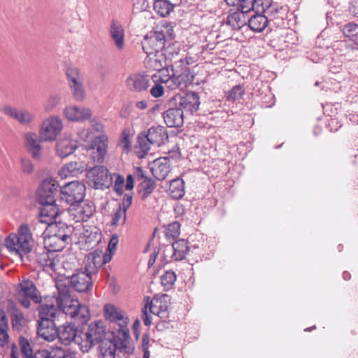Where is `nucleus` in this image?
Wrapping results in <instances>:
<instances>
[{
    "label": "nucleus",
    "instance_id": "obj_1",
    "mask_svg": "<svg viewBox=\"0 0 358 358\" xmlns=\"http://www.w3.org/2000/svg\"><path fill=\"white\" fill-rule=\"evenodd\" d=\"M80 349L83 352H88L94 345L99 344V352L103 357L104 343L113 338V332L106 330L103 322L101 320L91 322L80 330Z\"/></svg>",
    "mask_w": 358,
    "mask_h": 358
},
{
    "label": "nucleus",
    "instance_id": "obj_2",
    "mask_svg": "<svg viewBox=\"0 0 358 358\" xmlns=\"http://www.w3.org/2000/svg\"><path fill=\"white\" fill-rule=\"evenodd\" d=\"M57 303L66 315L78 320L81 323L86 322L89 318L87 307L80 304L78 299L71 298L69 289L62 281L58 283Z\"/></svg>",
    "mask_w": 358,
    "mask_h": 358
},
{
    "label": "nucleus",
    "instance_id": "obj_3",
    "mask_svg": "<svg viewBox=\"0 0 358 358\" xmlns=\"http://www.w3.org/2000/svg\"><path fill=\"white\" fill-rule=\"evenodd\" d=\"M33 243L31 229L25 224L20 227L17 234H10L6 239V248L15 252L21 257L31 252Z\"/></svg>",
    "mask_w": 358,
    "mask_h": 358
},
{
    "label": "nucleus",
    "instance_id": "obj_4",
    "mask_svg": "<svg viewBox=\"0 0 358 358\" xmlns=\"http://www.w3.org/2000/svg\"><path fill=\"white\" fill-rule=\"evenodd\" d=\"M63 282L65 286L70 291V287L78 292H87L92 287V280L91 273L82 269H77L75 272L69 276H64L63 278L59 279L57 283L56 287L58 289V283Z\"/></svg>",
    "mask_w": 358,
    "mask_h": 358
},
{
    "label": "nucleus",
    "instance_id": "obj_5",
    "mask_svg": "<svg viewBox=\"0 0 358 358\" xmlns=\"http://www.w3.org/2000/svg\"><path fill=\"white\" fill-rule=\"evenodd\" d=\"M16 289V298L21 306L25 308H30L31 301L34 303H40L42 301L40 292L29 279L21 281Z\"/></svg>",
    "mask_w": 358,
    "mask_h": 358
},
{
    "label": "nucleus",
    "instance_id": "obj_6",
    "mask_svg": "<svg viewBox=\"0 0 358 358\" xmlns=\"http://www.w3.org/2000/svg\"><path fill=\"white\" fill-rule=\"evenodd\" d=\"M86 177L90 185L94 189H106L112 185V176L103 166L90 168L87 171Z\"/></svg>",
    "mask_w": 358,
    "mask_h": 358
},
{
    "label": "nucleus",
    "instance_id": "obj_7",
    "mask_svg": "<svg viewBox=\"0 0 358 358\" xmlns=\"http://www.w3.org/2000/svg\"><path fill=\"white\" fill-rule=\"evenodd\" d=\"M19 345L23 358H65L66 356L65 351L61 348L52 351L42 349L34 353L29 342L24 337L20 338Z\"/></svg>",
    "mask_w": 358,
    "mask_h": 358
},
{
    "label": "nucleus",
    "instance_id": "obj_8",
    "mask_svg": "<svg viewBox=\"0 0 358 358\" xmlns=\"http://www.w3.org/2000/svg\"><path fill=\"white\" fill-rule=\"evenodd\" d=\"M85 185L78 181L69 182L60 189L61 200L71 206L80 203L83 201L85 194Z\"/></svg>",
    "mask_w": 358,
    "mask_h": 358
},
{
    "label": "nucleus",
    "instance_id": "obj_9",
    "mask_svg": "<svg viewBox=\"0 0 358 358\" xmlns=\"http://www.w3.org/2000/svg\"><path fill=\"white\" fill-rule=\"evenodd\" d=\"M41 205L40 210V217L34 222L32 223L34 230H36L37 227L41 229V233L46 229L45 224H52L55 222V220L58 216L59 210L56 204V202H52L51 201L45 202H38Z\"/></svg>",
    "mask_w": 358,
    "mask_h": 358
},
{
    "label": "nucleus",
    "instance_id": "obj_10",
    "mask_svg": "<svg viewBox=\"0 0 358 358\" xmlns=\"http://www.w3.org/2000/svg\"><path fill=\"white\" fill-rule=\"evenodd\" d=\"M59 193H60V189L58 182L52 178L45 179L41 182L37 189V201L38 202L45 203L50 201L56 202V197Z\"/></svg>",
    "mask_w": 358,
    "mask_h": 358
},
{
    "label": "nucleus",
    "instance_id": "obj_11",
    "mask_svg": "<svg viewBox=\"0 0 358 358\" xmlns=\"http://www.w3.org/2000/svg\"><path fill=\"white\" fill-rule=\"evenodd\" d=\"M157 141V127L152 126L148 133L141 132L137 137L134 151L139 158H143L150 150L151 144Z\"/></svg>",
    "mask_w": 358,
    "mask_h": 358
},
{
    "label": "nucleus",
    "instance_id": "obj_12",
    "mask_svg": "<svg viewBox=\"0 0 358 358\" xmlns=\"http://www.w3.org/2000/svg\"><path fill=\"white\" fill-rule=\"evenodd\" d=\"M34 258L43 268H48L52 271L56 269V266L59 262L58 254L49 250L47 246L36 248Z\"/></svg>",
    "mask_w": 358,
    "mask_h": 358
},
{
    "label": "nucleus",
    "instance_id": "obj_13",
    "mask_svg": "<svg viewBox=\"0 0 358 358\" xmlns=\"http://www.w3.org/2000/svg\"><path fill=\"white\" fill-rule=\"evenodd\" d=\"M63 125L62 120L56 117H52L43 122L40 136L43 141H52L61 132Z\"/></svg>",
    "mask_w": 358,
    "mask_h": 358
},
{
    "label": "nucleus",
    "instance_id": "obj_14",
    "mask_svg": "<svg viewBox=\"0 0 358 358\" xmlns=\"http://www.w3.org/2000/svg\"><path fill=\"white\" fill-rule=\"evenodd\" d=\"M336 54L343 57L348 62L358 61V43L343 40L336 42L334 45Z\"/></svg>",
    "mask_w": 358,
    "mask_h": 358
},
{
    "label": "nucleus",
    "instance_id": "obj_15",
    "mask_svg": "<svg viewBox=\"0 0 358 358\" xmlns=\"http://www.w3.org/2000/svg\"><path fill=\"white\" fill-rule=\"evenodd\" d=\"M165 157H158V180L166 181L165 178L170 173V159H178L180 157L179 147L177 144H173L171 149L167 152Z\"/></svg>",
    "mask_w": 358,
    "mask_h": 358
},
{
    "label": "nucleus",
    "instance_id": "obj_16",
    "mask_svg": "<svg viewBox=\"0 0 358 358\" xmlns=\"http://www.w3.org/2000/svg\"><path fill=\"white\" fill-rule=\"evenodd\" d=\"M57 338L64 345L74 342L80 346V330L73 324H64L57 327Z\"/></svg>",
    "mask_w": 358,
    "mask_h": 358
},
{
    "label": "nucleus",
    "instance_id": "obj_17",
    "mask_svg": "<svg viewBox=\"0 0 358 358\" xmlns=\"http://www.w3.org/2000/svg\"><path fill=\"white\" fill-rule=\"evenodd\" d=\"M178 106L182 109L183 113L187 115H193L196 113L200 106V97L197 92H188L178 97Z\"/></svg>",
    "mask_w": 358,
    "mask_h": 358
},
{
    "label": "nucleus",
    "instance_id": "obj_18",
    "mask_svg": "<svg viewBox=\"0 0 358 358\" xmlns=\"http://www.w3.org/2000/svg\"><path fill=\"white\" fill-rule=\"evenodd\" d=\"M105 346L102 347L103 350V357L101 358H115V352H122L127 355L132 354L134 348L130 345L129 341H114V337L110 341L104 343Z\"/></svg>",
    "mask_w": 358,
    "mask_h": 358
},
{
    "label": "nucleus",
    "instance_id": "obj_19",
    "mask_svg": "<svg viewBox=\"0 0 358 358\" xmlns=\"http://www.w3.org/2000/svg\"><path fill=\"white\" fill-rule=\"evenodd\" d=\"M1 112L24 126L29 125L35 120V115L27 109L18 110L16 108L9 105L3 106Z\"/></svg>",
    "mask_w": 358,
    "mask_h": 358
},
{
    "label": "nucleus",
    "instance_id": "obj_20",
    "mask_svg": "<svg viewBox=\"0 0 358 358\" xmlns=\"http://www.w3.org/2000/svg\"><path fill=\"white\" fill-rule=\"evenodd\" d=\"M158 185L173 199H180L185 195V182L182 178L162 181Z\"/></svg>",
    "mask_w": 358,
    "mask_h": 358
},
{
    "label": "nucleus",
    "instance_id": "obj_21",
    "mask_svg": "<svg viewBox=\"0 0 358 358\" xmlns=\"http://www.w3.org/2000/svg\"><path fill=\"white\" fill-rule=\"evenodd\" d=\"M158 83H164L169 90L176 89L180 84L179 76H176L173 66L158 67Z\"/></svg>",
    "mask_w": 358,
    "mask_h": 358
},
{
    "label": "nucleus",
    "instance_id": "obj_22",
    "mask_svg": "<svg viewBox=\"0 0 358 358\" xmlns=\"http://www.w3.org/2000/svg\"><path fill=\"white\" fill-rule=\"evenodd\" d=\"M57 328L53 320H39L37 327L38 335L48 341H52L57 338Z\"/></svg>",
    "mask_w": 358,
    "mask_h": 358
},
{
    "label": "nucleus",
    "instance_id": "obj_23",
    "mask_svg": "<svg viewBox=\"0 0 358 358\" xmlns=\"http://www.w3.org/2000/svg\"><path fill=\"white\" fill-rule=\"evenodd\" d=\"M108 138L105 135L96 137L92 142L90 149L93 150L92 158L94 161L102 162L105 158L108 148Z\"/></svg>",
    "mask_w": 358,
    "mask_h": 358
},
{
    "label": "nucleus",
    "instance_id": "obj_24",
    "mask_svg": "<svg viewBox=\"0 0 358 358\" xmlns=\"http://www.w3.org/2000/svg\"><path fill=\"white\" fill-rule=\"evenodd\" d=\"M165 124L168 127H180L183 124L184 113L178 106L168 109L163 113Z\"/></svg>",
    "mask_w": 358,
    "mask_h": 358
},
{
    "label": "nucleus",
    "instance_id": "obj_25",
    "mask_svg": "<svg viewBox=\"0 0 358 358\" xmlns=\"http://www.w3.org/2000/svg\"><path fill=\"white\" fill-rule=\"evenodd\" d=\"M66 119L73 122L83 121L91 117L92 112L89 108L78 106H66L64 110Z\"/></svg>",
    "mask_w": 358,
    "mask_h": 358
},
{
    "label": "nucleus",
    "instance_id": "obj_26",
    "mask_svg": "<svg viewBox=\"0 0 358 358\" xmlns=\"http://www.w3.org/2000/svg\"><path fill=\"white\" fill-rule=\"evenodd\" d=\"M173 244L175 250L173 254V260L176 262L185 259L187 255H188L189 252H193L194 250L199 248V247L196 245L190 246L189 245V242L183 238L177 240L173 243Z\"/></svg>",
    "mask_w": 358,
    "mask_h": 358
},
{
    "label": "nucleus",
    "instance_id": "obj_27",
    "mask_svg": "<svg viewBox=\"0 0 358 358\" xmlns=\"http://www.w3.org/2000/svg\"><path fill=\"white\" fill-rule=\"evenodd\" d=\"M245 13L237 8L236 10L230 9L226 20V24L231 27L233 30H239L247 24Z\"/></svg>",
    "mask_w": 358,
    "mask_h": 358
},
{
    "label": "nucleus",
    "instance_id": "obj_28",
    "mask_svg": "<svg viewBox=\"0 0 358 358\" xmlns=\"http://www.w3.org/2000/svg\"><path fill=\"white\" fill-rule=\"evenodd\" d=\"M77 148V141L71 138H64L57 142L56 151L59 157L64 158L73 153Z\"/></svg>",
    "mask_w": 358,
    "mask_h": 358
},
{
    "label": "nucleus",
    "instance_id": "obj_29",
    "mask_svg": "<svg viewBox=\"0 0 358 358\" xmlns=\"http://www.w3.org/2000/svg\"><path fill=\"white\" fill-rule=\"evenodd\" d=\"M25 145L28 152L33 159H39L41 157V145L38 136L35 133L24 134Z\"/></svg>",
    "mask_w": 358,
    "mask_h": 358
},
{
    "label": "nucleus",
    "instance_id": "obj_30",
    "mask_svg": "<svg viewBox=\"0 0 358 358\" xmlns=\"http://www.w3.org/2000/svg\"><path fill=\"white\" fill-rule=\"evenodd\" d=\"M150 76L134 74L127 79V85L130 90L140 92L146 90L149 86Z\"/></svg>",
    "mask_w": 358,
    "mask_h": 358
},
{
    "label": "nucleus",
    "instance_id": "obj_31",
    "mask_svg": "<svg viewBox=\"0 0 358 358\" xmlns=\"http://www.w3.org/2000/svg\"><path fill=\"white\" fill-rule=\"evenodd\" d=\"M254 13V15L247 19V24L252 31L259 33L263 31L267 27L268 20L267 16L262 13Z\"/></svg>",
    "mask_w": 358,
    "mask_h": 358
},
{
    "label": "nucleus",
    "instance_id": "obj_32",
    "mask_svg": "<svg viewBox=\"0 0 358 358\" xmlns=\"http://www.w3.org/2000/svg\"><path fill=\"white\" fill-rule=\"evenodd\" d=\"M94 206L90 203L78 205L74 208V219L76 222H86L93 215Z\"/></svg>",
    "mask_w": 358,
    "mask_h": 358
},
{
    "label": "nucleus",
    "instance_id": "obj_33",
    "mask_svg": "<svg viewBox=\"0 0 358 358\" xmlns=\"http://www.w3.org/2000/svg\"><path fill=\"white\" fill-rule=\"evenodd\" d=\"M87 170V164L83 162H71L62 169V175L65 177H76Z\"/></svg>",
    "mask_w": 358,
    "mask_h": 358
},
{
    "label": "nucleus",
    "instance_id": "obj_34",
    "mask_svg": "<svg viewBox=\"0 0 358 358\" xmlns=\"http://www.w3.org/2000/svg\"><path fill=\"white\" fill-rule=\"evenodd\" d=\"M142 48L145 54L157 52V29L153 28L151 31L145 35L141 42Z\"/></svg>",
    "mask_w": 358,
    "mask_h": 358
},
{
    "label": "nucleus",
    "instance_id": "obj_35",
    "mask_svg": "<svg viewBox=\"0 0 358 358\" xmlns=\"http://www.w3.org/2000/svg\"><path fill=\"white\" fill-rule=\"evenodd\" d=\"M52 229V234L59 238L68 241L71 238L72 235V227L68 226L64 222H52V224H48Z\"/></svg>",
    "mask_w": 358,
    "mask_h": 358
},
{
    "label": "nucleus",
    "instance_id": "obj_36",
    "mask_svg": "<svg viewBox=\"0 0 358 358\" xmlns=\"http://www.w3.org/2000/svg\"><path fill=\"white\" fill-rule=\"evenodd\" d=\"M110 33L116 47L121 50L124 44V32L122 26L115 20L111 22Z\"/></svg>",
    "mask_w": 358,
    "mask_h": 358
},
{
    "label": "nucleus",
    "instance_id": "obj_37",
    "mask_svg": "<svg viewBox=\"0 0 358 358\" xmlns=\"http://www.w3.org/2000/svg\"><path fill=\"white\" fill-rule=\"evenodd\" d=\"M102 266L101 251L96 250L87 255L85 269L87 271L95 273L97 268Z\"/></svg>",
    "mask_w": 358,
    "mask_h": 358
},
{
    "label": "nucleus",
    "instance_id": "obj_38",
    "mask_svg": "<svg viewBox=\"0 0 358 358\" xmlns=\"http://www.w3.org/2000/svg\"><path fill=\"white\" fill-rule=\"evenodd\" d=\"M157 299V294L153 296L152 300L149 296L145 298V306L142 309V319L145 326H149L152 322L151 314L155 315L154 312L153 300Z\"/></svg>",
    "mask_w": 358,
    "mask_h": 358
},
{
    "label": "nucleus",
    "instance_id": "obj_39",
    "mask_svg": "<svg viewBox=\"0 0 358 358\" xmlns=\"http://www.w3.org/2000/svg\"><path fill=\"white\" fill-rule=\"evenodd\" d=\"M83 234L87 243L96 244L101 241V233L96 227L90 226L85 229Z\"/></svg>",
    "mask_w": 358,
    "mask_h": 358
},
{
    "label": "nucleus",
    "instance_id": "obj_40",
    "mask_svg": "<svg viewBox=\"0 0 358 358\" xmlns=\"http://www.w3.org/2000/svg\"><path fill=\"white\" fill-rule=\"evenodd\" d=\"M68 243V241L59 238L53 235H50L48 239L45 240V245L49 250L55 251L56 253L62 251Z\"/></svg>",
    "mask_w": 358,
    "mask_h": 358
},
{
    "label": "nucleus",
    "instance_id": "obj_41",
    "mask_svg": "<svg viewBox=\"0 0 358 358\" xmlns=\"http://www.w3.org/2000/svg\"><path fill=\"white\" fill-rule=\"evenodd\" d=\"M266 0H241L238 8L246 14L250 11L258 12L260 4L265 3Z\"/></svg>",
    "mask_w": 358,
    "mask_h": 358
},
{
    "label": "nucleus",
    "instance_id": "obj_42",
    "mask_svg": "<svg viewBox=\"0 0 358 358\" xmlns=\"http://www.w3.org/2000/svg\"><path fill=\"white\" fill-rule=\"evenodd\" d=\"M161 30L158 31V41L172 40L174 37L173 26L165 20L160 22Z\"/></svg>",
    "mask_w": 358,
    "mask_h": 358
},
{
    "label": "nucleus",
    "instance_id": "obj_43",
    "mask_svg": "<svg viewBox=\"0 0 358 358\" xmlns=\"http://www.w3.org/2000/svg\"><path fill=\"white\" fill-rule=\"evenodd\" d=\"M38 310L40 320H53L57 312V308L53 304H41Z\"/></svg>",
    "mask_w": 358,
    "mask_h": 358
},
{
    "label": "nucleus",
    "instance_id": "obj_44",
    "mask_svg": "<svg viewBox=\"0 0 358 358\" xmlns=\"http://www.w3.org/2000/svg\"><path fill=\"white\" fill-rule=\"evenodd\" d=\"M171 296L166 294H162L160 296H158V302H159V306H158V317H168V310L171 305Z\"/></svg>",
    "mask_w": 358,
    "mask_h": 358
},
{
    "label": "nucleus",
    "instance_id": "obj_45",
    "mask_svg": "<svg viewBox=\"0 0 358 358\" xmlns=\"http://www.w3.org/2000/svg\"><path fill=\"white\" fill-rule=\"evenodd\" d=\"M177 276L176 273L172 270L164 272L160 276L161 285L164 291H169L173 288Z\"/></svg>",
    "mask_w": 358,
    "mask_h": 358
},
{
    "label": "nucleus",
    "instance_id": "obj_46",
    "mask_svg": "<svg viewBox=\"0 0 358 358\" xmlns=\"http://www.w3.org/2000/svg\"><path fill=\"white\" fill-rule=\"evenodd\" d=\"M341 31L345 38H350L349 41H358V24L348 22L342 27Z\"/></svg>",
    "mask_w": 358,
    "mask_h": 358
},
{
    "label": "nucleus",
    "instance_id": "obj_47",
    "mask_svg": "<svg viewBox=\"0 0 358 358\" xmlns=\"http://www.w3.org/2000/svg\"><path fill=\"white\" fill-rule=\"evenodd\" d=\"M245 94V89L241 85H236L225 92V99L229 102H235L241 99Z\"/></svg>",
    "mask_w": 358,
    "mask_h": 358
},
{
    "label": "nucleus",
    "instance_id": "obj_48",
    "mask_svg": "<svg viewBox=\"0 0 358 358\" xmlns=\"http://www.w3.org/2000/svg\"><path fill=\"white\" fill-rule=\"evenodd\" d=\"M65 73L66 76L67 83L69 87L83 80V78L80 73V71L77 67H67L66 69Z\"/></svg>",
    "mask_w": 358,
    "mask_h": 358
},
{
    "label": "nucleus",
    "instance_id": "obj_49",
    "mask_svg": "<svg viewBox=\"0 0 358 358\" xmlns=\"http://www.w3.org/2000/svg\"><path fill=\"white\" fill-rule=\"evenodd\" d=\"M266 4L265 3L260 4L258 12L262 13L264 15L268 17H275L278 13L279 10L276 3L273 2V0H266Z\"/></svg>",
    "mask_w": 358,
    "mask_h": 358
},
{
    "label": "nucleus",
    "instance_id": "obj_50",
    "mask_svg": "<svg viewBox=\"0 0 358 358\" xmlns=\"http://www.w3.org/2000/svg\"><path fill=\"white\" fill-rule=\"evenodd\" d=\"M175 4L170 0H158V15L166 17L173 10Z\"/></svg>",
    "mask_w": 358,
    "mask_h": 358
},
{
    "label": "nucleus",
    "instance_id": "obj_51",
    "mask_svg": "<svg viewBox=\"0 0 358 358\" xmlns=\"http://www.w3.org/2000/svg\"><path fill=\"white\" fill-rule=\"evenodd\" d=\"M155 183L151 179L145 178L138 185V190L142 193V199H146L154 190Z\"/></svg>",
    "mask_w": 358,
    "mask_h": 358
},
{
    "label": "nucleus",
    "instance_id": "obj_52",
    "mask_svg": "<svg viewBox=\"0 0 358 358\" xmlns=\"http://www.w3.org/2000/svg\"><path fill=\"white\" fill-rule=\"evenodd\" d=\"M72 95L77 101H82L85 98V91L83 85V80L69 87Z\"/></svg>",
    "mask_w": 358,
    "mask_h": 358
},
{
    "label": "nucleus",
    "instance_id": "obj_53",
    "mask_svg": "<svg viewBox=\"0 0 358 358\" xmlns=\"http://www.w3.org/2000/svg\"><path fill=\"white\" fill-rule=\"evenodd\" d=\"M11 323L13 329H19L22 327L24 315L19 309H15L10 314Z\"/></svg>",
    "mask_w": 358,
    "mask_h": 358
},
{
    "label": "nucleus",
    "instance_id": "obj_54",
    "mask_svg": "<svg viewBox=\"0 0 358 358\" xmlns=\"http://www.w3.org/2000/svg\"><path fill=\"white\" fill-rule=\"evenodd\" d=\"M106 316H108L113 320H123L122 315L119 313L113 305L106 304L104 307Z\"/></svg>",
    "mask_w": 358,
    "mask_h": 358
},
{
    "label": "nucleus",
    "instance_id": "obj_55",
    "mask_svg": "<svg viewBox=\"0 0 358 358\" xmlns=\"http://www.w3.org/2000/svg\"><path fill=\"white\" fill-rule=\"evenodd\" d=\"M180 224L175 221L167 225L165 231L167 237L176 238L180 235Z\"/></svg>",
    "mask_w": 358,
    "mask_h": 358
},
{
    "label": "nucleus",
    "instance_id": "obj_56",
    "mask_svg": "<svg viewBox=\"0 0 358 358\" xmlns=\"http://www.w3.org/2000/svg\"><path fill=\"white\" fill-rule=\"evenodd\" d=\"M172 53H169V55H166V53H164L162 51L160 54H158V67H172Z\"/></svg>",
    "mask_w": 358,
    "mask_h": 358
},
{
    "label": "nucleus",
    "instance_id": "obj_57",
    "mask_svg": "<svg viewBox=\"0 0 358 358\" xmlns=\"http://www.w3.org/2000/svg\"><path fill=\"white\" fill-rule=\"evenodd\" d=\"M122 136L120 143L122 146V150L125 153H129L131 150V142L129 138V134L124 129L122 131Z\"/></svg>",
    "mask_w": 358,
    "mask_h": 358
},
{
    "label": "nucleus",
    "instance_id": "obj_58",
    "mask_svg": "<svg viewBox=\"0 0 358 358\" xmlns=\"http://www.w3.org/2000/svg\"><path fill=\"white\" fill-rule=\"evenodd\" d=\"M174 246L172 243L171 245H164L163 248V254L162 256V261L164 262V264H167L170 259L173 260V252H174Z\"/></svg>",
    "mask_w": 358,
    "mask_h": 358
},
{
    "label": "nucleus",
    "instance_id": "obj_59",
    "mask_svg": "<svg viewBox=\"0 0 358 358\" xmlns=\"http://www.w3.org/2000/svg\"><path fill=\"white\" fill-rule=\"evenodd\" d=\"M129 331L126 325L120 324L117 335L114 334V341H129Z\"/></svg>",
    "mask_w": 358,
    "mask_h": 358
},
{
    "label": "nucleus",
    "instance_id": "obj_60",
    "mask_svg": "<svg viewBox=\"0 0 358 358\" xmlns=\"http://www.w3.org/2000/svg\"><path fill=\"white\" fill-rule=\"evenodd\" d=\"M21 170L22 173L30 175L33 173L34 166L32 162L28 158H22L20 160Z\"/></svg>",
    "mask_w": 358,
    "mask_h": 358
},
{
    "label": "nucleus",
    "instance_id": "obj_61",
    "mask_svg": "<svg viewBox=\"0 0 358 358\" xmlns=\"http://www.w3.org/2000/svg\"><path fill=\"white\" fill-rule=\"evenodd\" d=\"M146 55L147 57L144 60L145 68L150 70H155L157 67V52Z\"/></svg>",
    "mask_w": 358,
    "mask_h": 358
},
{
    "label": "nucleus",
    "instance_id": "obj_62",
    "mask_svg": "<svg viewBox=\"0 0 358 358\" xmlns=\"http://www.w3.org/2000/svg\"><path fill=\"white\" fill-rule=\"evenodd\" d=\"M115 176L113 189L118 195H122L124 192V178L120 174H117Z\"/></svg>",
    "mask_w": 358,
    "mask_h": 358
},
{
    "label": "nucleus",
    "instance_id": "obj_63",
    "mask_svg": "<svg viewBox=\"0 0 358 358\" xmlns=\"http://www.w3.org/2000/svg\"><path fill=\"white\" fill-rule=\"evenodd\" d=\"M169 142V136L166 129L162 126H158V147Z\"/></svg>",
    "mask_w": 358,
    "mask_h": 358
},
{
    "label": "nucleus",
    "instance_id": "obj_64",
    "mask_svg": "<svg viewBox=\"0 0 358 358\" xmlns=\"http://www.w3.org/2000/svg\"><path fill=\"white\" fill-rule=\"evenodd\" d=\"M8 327H0V346L3 347L8 344L9 336L8 334Z\"/></svg>",
    "mask_w": 358,
    "mask_h": 358
}]
</instances>
